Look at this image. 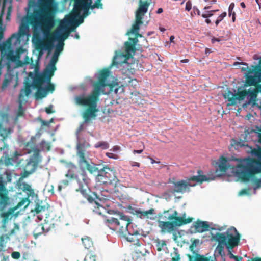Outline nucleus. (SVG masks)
Here are the masks:
<instances>
[{"label":"nucleus","instance_id":"obj_1","mask_svg":"<svg viewBox=\"0 0 261 261\" xmlns=\"http://www.w3.org/2000/svg\"><path fill=\"white\" fill-rule=\"evenodd\" d=\"M109 74L110 70L108 69L105 68L100 70L98 81L94 84L92 92L87 96L83 94L75 97L76 105L87 107L82 114V117L86 123H89L96 117V113L98 111L97 108V102L101 93L103 92V88L107 85V79Z\"/></svg>","mask_w":261,"mask_h":261},{"label":"nucleus","instance_id":"obj_2","mask_svg":"<svg viewBox=\"0 0 261 261\" xmlns=\"http://www.w3.org/2000/svg\"><path fill=\"white\" fill-rule=\"evenodd\" d=\"M5 2L4 1L0 12V68L3 67L7 64L6 60L11 61L14 60L15 57L13 55L12 50H11L13 41L14 40L13 42L14 45H20L21 40L25 36L29 35V25L30 24L29 20L22 18L18 32L13 34L5 41L1 42L2 40L4 38L5 31V28L2 27L3 17L5 12Z\"/></svg>","mask_w":261,"mask_h":261},{"label":"nucleus","instance_id":"obj_3","mask_svg":"<svg viewBox=\"0 0 261 261\" xmlns=\"http://www.w3.org/2000/svg\"><path fill=\"white\" fill-rule=\"evenodd\" d=\"M54 3V0H38L39 9L23 17L29 20L34 31L39 27L44 33L53 28L55 20L51 8Z\"/></svg>","mask_w":261,"mask_h":261},{"label":"nucleus","instance_id":"obj_4","mask_svg":"<svg viewBox=\"0 0 261 261\" xmlns=\"http://www.w3.org/2000/svg\"><path fill=\"white\" fill-rule=\"evenodd\" d=\"M236 175L242 181H248L255 174L261 173V161L256 159L248 158L246 164L240 163L237 166Z\"/></svg>","mask_w":261,"mask_h":261},{"label":"nucleus","instance_id":"obj_5","mask_svg":"<svg viewBox=\"0 0 261 261\" xmlns=\"http://www.w3.org/2000/svg\"><path fill=\"white\" fill-rule=\"evenodd\" d=\"M76 169V166L73 164H71L69 166V169L65 175L70 179H75L79 185V188L76 189V191L79 192L87 200H89L90 202H92L93 199L89 195V193H91V191L88 187L89 179L88 178L84 171H83L79 175L76 174L75 173V170Z\"/></svg>","mask_w":261,"mask_h":261},{"label":"nucleus","instance_id":"obj_6","mask_svg":"<svg viewBox=\"0 0 261 261\" xmlns=\"http://www.w3.org/2000/svg\"><path fill=\"white\" fill-rule=\"evenodd\" d=\"M131 223V219L127 216L120 213L116 215V217H108L105 219V224L111 229L117 231L120 233H124L128 225Z\"/></svg>","mask_w":261,"mask_h":261},{"label":"nucleus","instance_id":"obj_7","mask_svg":"<svg viewBox=\"0 0 261 261\" xmlns=\"http://www.w3.org/2000/svg\"><path fill=\"white\" fill-rule=\"evenodd\" d=\"M202 172L201 170H198V176H193L187 180H181L177 182H173L174 185V192L184 193L187 189H189L190 187L195 186V184H191L190 181H193L197 182L202 183L203 181H207L208 178L205 175H201Z\"/></svg>","mask_w":261,"mask_h":261},{"label":"nucleus","instance_id":"obj_8","mask_svg":"<svg viewBox=\"0 0 261 261\" xmlns=\"http://www.w3.org/2000/svg\"><path fill=\"white\" fill-rule=\"evenodd\" d=\"M253 68L248 70L246 75V80L245 86H254L255 90L257 92H261V84L259 83L261 82V68L260 66L256 65L253 67Z\"/></svg>","mask_w":261,"mask_h":261},{"label":"nucleus","instance_id":"obj_9","mask_svg":"<svg viewBox=\"0 0 261 261\" xmlns=\"http://www.w3.org/2000/svg\"><path fill=\"white\" fill-rule=\"evenodd\" d=\"M77 149V155L79 158L78 164L79 166L82 169H86L91 173H96L97 174L101 171V168H100V165L95 164L91 165L86 159L85 156V149H84V145L82 144H78L76 147Z\"/></svg>","mask_w":261,"mask_h":261},{"label":"nucleus","instance_id":"obj_10","mask_svg":"<svg viewBox=\"0 0 261 261\" xmlns=\"http://www.w3.org/2000/svg\"><path fill=\"white\" fill-rule=\"evenodd\" d=\"M4 174L6 176L7 181L4 180L2 175L0 174V212L5 210L9 203L6 185L7 182H11L12 180V175L10 172L6 171Z\"/></svg>","mask_w":261,"mask_h":261},{"label":"nucleus","instance_id":"obj_11","mask_svg":"<svg viewBox=\"0 0 261 261\" xmlns=\"http://www.w3.org/2000/svg\"><path fill=\"white\" fill-rule=\"evenodd\" d=\"M33 79L32 84L29 83L34 88L37 89V91L35 94V98L37 99H42L45 97L47 93L45 88L42 87L44 82H50V81L48 80V76L41 74L40 73H36L34 76L31 77Z\"/></svg>","mask_w":261,"mask_h":261},{"label":"nucleus","instance_id":"obj_12","mask_svg":"<svg viewBox=\"0 0 261 261\" xmlns=\"http://www.w3.org/2000/svg\"><path fill=\"white\" fill-rule=\"evenodd\" d=\"M72 26L70 28L67 26V21H61L57 30L52 34L51 38L57 39L58 41L62 42L68 38L71 31L74 30Z\"/></svg>","mask_w":261,"mask_h":261},{"label":"nucleus","instance_id":"obj_13","mask_svg":"<svg viewBox=\"0 0 261 261\" xmlns=\"http://www.w3.org/2000/svg\"><path fill=\"white\" fill-rule=\"evenodd\" d=\"M248 95V92L246 90L238 91L237 93H233L231 91L228 90L226 92L223 96L225 99H227L229 102L227 106H234L237 104V100H243L245 97Z\"/></svg>","mask_w":261,"mask_h":261},{"label":"nucleus","instance_id":"obj_14","mask_svg":"<svg viewBox=\"0 0 261 261\" xmlns=\"http://www.w3.org/2000/svg\"><path fill=\"white\" fill-rule=\"evenodd\" d=\"M31 85L27 82L25 84L24 88L20 90L18 96L19 107L17 112L18 116L24 115V111L22 108V105L27 102V100L25 97H28L31 93Z\"/></svg>","mask_w":261,"mask_h":261},{"label":"nucleus","instance_id":"obj_15","mask_svg":"<svg viewBox=\"0 0 261 261\" xmlns=\"http://www.w3.org/2000/svg\"><path fill=\"white\" fill-rule=\"evenodd\" d=\"M138 42V38H129V41L124 43L125 55L120 54L115 57H125L126 59L133 57L136 51V45Z\"/></svg>","mask_w":261,"mask_h":261},{"label":"nucleus","instance_id":"obj_16","mask_svg":"<svg viewBox=\"0 0 261 261\" xmlns=\"http://www.w3.org/2000/svg\"><path fill=\"white\" fill-rule=\"evenodd\" d=\"M34 44L36 50L38 51L39 58L43 56L44 50H47L49 52L53 47V43L50 40H43L39 38L34 42Z\"/></svg>","mask_w":261,"mask_h":261},{"label":"nucleus","instance_id":"obj_17","mask_svg":"<svg viewBox=\"0 0 261 261\" xmlns=\"http://www.w3.org/2000/svg\"><path fill=\"white\" fill-rule=\"evenodd\" d=\"M198 242L199 240L197 239H195L192 242L189 248L192 255L187 254L188 261H210V257L200 255L197 251L194 250V248L197 246Z\"/></svg>","mask_w":261,"mask_h":261},{"label":"nucleus","instance_id":"obj_18","mask_svg":"<svg viewBox=\"0 0 261 261\" xmlns=\"http://www.w3.org/2000/svg\"><path fill=\"white\" fill-rule=\"evenodd\" d=\"M97 176L100 180H103L104 183H112L115 181L116 178L115 172L106 166L101 168V171L97 174Z\"/></svg>","mask_w":261,"mask_h":261},{"label":"nucleus","instance_id":"obj_19","mask_svg":"<svg viewBox=\"0 0 261 261\" xmlns=\"http://www.w3.org/2000/svg\"><path fill=\"white\" fill-rule=\"evenodd\" d=\"M41 161V158L40 155V150L35 148L34 149V153L32 156L25 165V169L30 170L33 173L34 172Z\"/></svg>","mask_w":261,"mask_h":261},{"label":"nucleus","instance_id":"obj_20","mask_svg":"<svg viewBox=\"0 0 261 261\" xmlns=\"http://www.w3.org/2000/svg\"><path fill=\"white\" fill-rule=\"evenodd\" d=\"M58 55L53 54L50 62L43 73L41 74L48 76V80L50 81L51 77L54 75V72L56 70V64L58 61Z\"/></svg>","mask_w":261,"mask_h":261},{"label":"nucleus","instance_id":"obj_21","mask_svg":"<svg viewBox=\"0 0 261 261\" xmlns=\"http://www.w3.org/2000/svg\"><path fill=\"white\" fill-rule=\"evenodd\" d=\"M229 230H233L237 233L236 236H234L233 234L230 233L228 231L226 232L228 240L226 241L227 248L228 249H233L235 246H237L240 241V234L237 232L234 227H231Z\"/></svg>","mask_w":261,"mask_h":261},{"label":"nucleus","instance_id":"obj_22","mask_svg":"<svg viewBox=\"0 0 261 261\" xmlns=\"http://www.w3.org/2000/svg\"><path fill=\"white\" fill-rule=\"evenodd\" d=\"M90 193H89V195L92 198L93 200L92 202H90L89 200L88 201L90 203L94 204L93 212L99 215H102L106 212V209L98 202L97 200H101L100 199L95 192H92V195Z\"/></svg>","mask_w":261,"mask_h":261},{"label":"nucleus","instance_id":"obj_23","mask_svg":"<svg viewBox=\"0 0 261 261\" xmlns=\"http://www.w3.org/2000/svg\"><path fill=\"white\" fill-rule=\"evenodd\" d=\"M130 209L132 214L141 219L149 218V215L153 214L154 212L153 208H150L147 211H142L140 208H131Z\"/></svg>","mask_w":261,"mask_h":261},{"label":"nucleus","instance_id":"obj_24","mask_svg":"<svg viewBox=\"0 0 261 261\" xmlns=\"http://www.w3.org/2000/svg\"><path fill=\"white\" fill-rule=\"evenodd\" d=\"M158 226L161 229V232L162 233H170L175 230L171 221H158Z\"/></svg>","mask_w":261,"mask_h":261},{"label":"nucleus","instance_id":"obj_25","mask_svg":"<svg viewBox=\"0 0 261 261\" xmlns=\"http://www.w3.org/2000/svg\"><path fill=\"white\" fill-rule=\"evenodd\" d=\"M139 7L136 12L135 16L141 17L143 18L145 13L147 11L150 3L147 1H139Z\"/></svg>","mask_w":261,"mask_h":261},{"label":"nucleus","instance_id":"obj_26","mask_svg":"<svg viewBox=\"0 0 261 261\" xmlns=\"http://www.w3.org/2000/svg\"><path fill=\"white\" fill-rule=\"evenodd\" d=\"M195 232H203L208 230L210 226L206 221L197 220L193 224Z\"/></svg>","mask_w":261,"mask_h":261},{"label":"nucleus","instance_id":"obj_27","mask_svg":"<svg viewBox=\"0 0 261 261\" xmlns=\"http://www.w3.org/2000/svg\"><path fill=\"white\" fill-rule=\"evenodd\" d=\"M193 220V218L189 217L187 219L181 217H176L173 219L171 221L173 223V225L175 229L177 227H179L183 225H185L191 222Z\"/></svg>","mask_w":261,"mask_h":261},{"label":"nucleus","instance_id":"obj_28","mask_svg":"<svg viewBox=\"0 0 261 261\" xmlns=\"http://www.w3.org/2000/svg\"><path fill=\"white\" fill-rule=\"evenodd\" d=\"M18 77L17 76H15L14 74L11 73H7L5 78L3 82L2 85V88L3 89H5L13 81H15V84L14 85V87H15L18 84Z\"/></svg>","mask_w":261,"mask_h":261},{"label":"nucleus","instance_id":"obj_29","mask_svg":"<svg viewBox=\"0 0 261 261\" xmlns=\"http://www.w3.org/2000/svg\"><path fill=\"white\" fill-rule=\"evenodd\" d=\"M142 19L143 18L138 16V15L135 16V21L133 24L130 30L128 32V34L139 32L140 25L142 24L143 23Z\"/></svg>","mask_w":261,"mask_h":261},{"label":"nucleus","instance_id":"obj_30","mask_svg":"<svg viewBox=\"0 0 261 261\" xmlns=\"http://www.w3.org/2000/svg\"><path fill=\"white\" fill-rule=\"evenodd\" d=\"M137 243L136 245L137 246L135 249V253L138 255V256H144L148 252L147 250L145 248L144 245H141L138 241V239H136Z\"/></svg>","mask_w":261,"mask_h":261},{"label":"nucleus","instance_id":"obj_31","mask_svg":"<svg viewBox=\"0 0 261 261\" xmlns=\"http://www.w3.org/2000/svg\"><path fill=\"white\" fill-rule=\"evenodd\" d=\"M107 86L109 87L110 92H113L115 94H118L119 92V90H121L120 92H122L123 90V88L121 87L117 82L107 83Z\"/></svg>","mask_w":261,"mask_h":261},{"label":"nucleus","instance_id":"obj_32","mask_svg":"<svg viewBox=\"0 0 261 261\" xmlns=\"http://www.w3.org/2000/svg\"><path fill=\"white\" fill-rule=\"evenodd\" d=\"M13 132V129L11 128H5L0 127V136L2 137L1 140L5 143V141L8 135L11 134Z\"/></svg>","mask_w":261,"mask_h":261},{"label":"nucleus","instance_id":"obj_33","mask_svg":"<svg viewBox=\"0 0 261 261\" xmlns=\"http://www.w3.org/2000/svg\"><path fill=\"white\" fill-rule=\"evenodd\" d=\"M169 210L164 211L162 213H159L158 215V221H171V217H170V214L169 213Z\"/></svg>","mask_w":261,"mask_h":261},{"label":"nucleus","instance_id":"obj_34","mask_svg":"<svg viewBox=\"0 0 261 261\" xmlns=\"http://www.w3.org/2000/svg\"><path fill=\"white\" fill-rule=\"evenodd\" d=\"M82 244L84 246L85 248L87 249H90L93 247V242L89 237L85 236L81 239Z\"/></svg>","mask_w":261,"mask_h":261},{"label":"nucleus","instance_id":"obj_35","mask_svg":"<svg viewBox=\"0 0 261 261\" xmlns=\"http://www.w3.org/2000/svg\"><path fill=\"white\" fill-rule=\"evenodd\" d=\"M215 239L219 243V244H226L227 240V235L224 233H217L214 237Z\"/></svg>","mask_w":261,"mask_h":261},{"label":"nucleus","instance_id":"obj_36","mask_svg":"<svg viewBox=\"0 0 261 261\" xmlns=\"http://www.w3.org/2000/svg\"><path fill=\"white\" fill-rule=\"evenodd\" d=\"M220 163L218 165V167L220 171L225 172L228 169L226 163L227 162V158L222 156L220 158Z\"/></svg>","mask_w":261,"mask_h":261},{"label":"nucleus","instance_id":"obj_37","mask_svg":"<svg viewBox=\"0 0 261 261\" xmlns=\"http://www.w3.org/2000/svg\"><path fill=\"white\" fill-rule=\"evenodd\" d=\"M13 212V210L11 209L7 212H3L1 214V217L3 218L2 222L4 224H5L11 219Z\"/></svg>","mask_w":261,"mask_h":261},{"label":"nucleus","instance_id":"obj_38","mask_svg":"<svg viewBox=\"0 0 261 261\" xmlns=\"http://www.w3.org/2000/svg\"><path fill=\"white\" fill-rule=\"evenodd\" d=\"M9 237L7 234H3L0 236V252L5 251L6 244Z\"/></svg>","mask_w":261,"mask_h":261},{"label":"nucleus","instance_id":"obj_39","mask_svg":"<svg viewBox=\"0 0 261 261\" xmlns=\"http://www.w3.org/2000/svg\"><path fill=\"white\" fill-rule=\"evenodd\" d=\"M234 66H236L237 65H242L243 66L242 67H240L242 71H246L245 73V77H246V75L247 73L248 72V70H251V69L253 68V67L255 66V65H251L250 68H249L248 64L244 62H236L233 64Z\"/></svg>","mask_w":261,"mask_h":261},{"label":"nucleus","instance_id":"obj_40","mask_svg":"<svg viewBox=\"0 0 261 261\" xmlns=\"http://www.w3.org/2000/svg\"><path fill=\"white\" fill-rule=\"evenodd\" d=\"M247 91L248 92V95L250 96V100L255 103L257 100L258 94L257 91L254 89L253 90H251V88H250Z\"/></svg>","mask_w":261,"mask_h":261},{"label":"nucleus","instance_id":"obj_41","mask_svg":"<svg viewBox=\"0 0 261 261\" xmlns=\"http://www.w3.org/2000/svg\"><path fill=\"white\" fill-rule=\"evenodd\" d=\"M76 17H78L79 19H77L75 22H74V26H72V28H74V29L77 27L79 25H80V24L82 23L84 21V18H85L84 17H83V16H82L81 15V14H80V16H77L74 19H72V18H71V16H70V18L69 19V20H68V21L67 22V23L69 22H71V21H73Z\"/></svg>","mask_w":261,"mask_h":261},{"label":"nucleus","instance_id":"obj_42","mask_svg":"<svg viewBox=\"0 0 261 261\" xmlns=\"http://www.w3.org/2000/svg\"><path fill=\"white\" fill-rule=\"evenodd\" d=\"M171 260L172 261H179L180 259V256L177 248H174L173 251L171 253Z\"/></svg>","mask_w":261,"mask_h":261},{"label":"nucleus","instance_id":"obj_43","mask_svg":"<svg viewBox=\"0 0 261 261\" xmlns=\"http://www.w3.org/2000/svg\"><path fill=\"white\" fill-rule=\"evenodd\" d=\"M39 147L41 150L49 151L50 150V143L43 140L40 143Z\"/></svg>","mask_w":261,"mask_h":261},{"label":"nucleus","instance_id":"obj_44","mask_svg":"<svg viewBox=\"0 0 261 261\" xmlns=\"http://www.w3.org/2000/svg\"><path fill=\"white\" fill-rule=\"evenodd\" d=\"M94 147L96 148H100L102 149H106L109 148V145L108 142L105 141H101L96 143L94 145Z\"/></svg>","mask_w":261,"mask_h":261},{"label":"nucleus","instance_id":"obj_45","mask_svg":"<svg viewBox=\"0 0 261 261\" xmlns=\"http://www.w3.org/2000/svg\"><path fill=\"white\" fill-rule=\"evenodd\" d=\"M46 210V207L44 205H40L38 203H37L35 205L34 211L37 214H39L42 212H44ZM33 212V211H32Z\"/></svg>","mask_w":261,"mask_h":261},{"label":"nucleus","instance_id":"obj_46","mask_svg":"<svg viewBox=\"0 0 261 261\" xmlns=\"http://www.w3.org/2000/svg\"><path fill=\"white\" fill-rule=\"evenodd\" d=\"M64 43L62 42L59 41L58 44L57 45L54 54L59 55L60 53L63 50Z\"/></svg>","mask_w":261,"mask_h":261},{"label":"nucleus","instance_id":"obj_47","mask_svg":"<svg viewBox=\"0 0 261 261\" xmlns=\"http://www.w3.org/2000/svg\"><path fill=\"white\" fill-rule=\"evenodd\" d=\"M166 245V242L165 241H160L159 240L157 242L156 244V247H157V250L159 251H160L162 250V248L164 246Z\"/></svg>","mask_w":261,"mask_h":261},{"label":"nucleus","instance_id":"obj_48","mask_svg":"<svg viewBox=\"0 0 261 261\" xmlns=\"http://www.w3.org/2000/svg\"><path fill=\"white\" fill-rule=\"evenodd\" d=\"M47 83H48V85L46 87H45V89L47 93H48V92H53L55 90L54 85L50 83V82Z\"/></svg>","mask_w":261,"mask_h":261},{"label":"nucleus","instance_id":"obj_49","mask_svg":"<svg viewBox=\"0 0 261 261\" xmlns=\"http://www.w3.org/2000/svg\"><path fill=\"white\" fill-rule=\"evenodd\" d=\"M227 13L226 12L222 13L217 18L215 21L216 25L217 26L219 23L226 16Z\"/></svg>","mask_w":261,"mask_h":261},{"label":"nucleus","instance_id":"obj_50","mask_svg":"<svg viewBox=\"0 0 261 261\" xmlns=\"http://www.w3.org/2000/svg\"><path fill=\"white\" fill-rule=\"evenodd\" d=\"M129 233V236L127 237L126 239L127 240L129 241V242H134L135 241V240L134 239V235H137V234H138V232L137 231H136L135 232H134L133 233H130L129 232H128Z\"/></svg>","mask_w":261,"mask_h":261},{"label":"nucleus","instance_id":"obj_51","mask_svg":"<svg viewBox=\"0 0 261 261\" xmlns=\"http://www.w3.org/2000/svg\"><path fill=\"white\" fill-rule=\"evenodd\" d=\"M214 15L213 11H207L204 13L201 14L203 18H207L212 16Z\"/></svg>","mask_w":261,"mask_h":261},{"label":"nucleus","instance_id":"obj_52","mask_svg":"<svg viewBox=\"0 0 261 261\" xmlns=\"http://www.w3.org/2000/svg\"><path fill=\"white\" fill-rule=\"evenodd\" d=\"M33 173L30 170H28L25 169L24 171L21 174V176L22 178L27 177L30 174Z\"/></svg>","mask_w":261,"mask_h":261},{"label":"nucleus","instance_id":"obj_53","mask_svg":"<svg viewBox=\"0 0 261 261\" xmlns=\"http://www.w3.org/2000/svg\"><path fill=\"white\" fill-rule=\"evenodd\" d=\"M96 256L95 255H91L89 257L86 256L84 261H96Z\"/></svg>","mask_w":261,"mask_h":261},{"label":"nucleus","instance_id":"obj_54","mask_svg":"<svg viewBox=\"0 0 261 261\" xmlns=\"http://www.w3.org/2000/svg\"><path fill=\"white\" fill-rule=\"evenodd\" d=\"M261 187V179H257L254 181V189L256 190Z\"/></svg>","mask_w":261,"mask_h":261},{"label":"nucleus","instance_id":"obj_55","mask_svg":"<svg viewBox=\"0 0 261 261\" xmlns=\"http://www.w3.org/2000/svg\"><path fill=\"white\" fill-rule=\"evenodd\" d=\"M11 256L14 259H18L20 257V253L19 252L15 251L12 253Z\"/></svg>","mask_w":261,"mask_h":261},{"label":"nucleus","instance_id":"obj_56","mask_svg":"<svg viewBox=\"0 0 261 261\" xmlns=\"http://www.w3.org/2000/svg\"><path fill=\"white\" fill-rule=\"evenodd\" d=\"M27 203L26 206H27L30 203V200L28 198H25L22 199V200L18 203V206H22L25 204V203Z\"/></svg>","mask_w":261,"mask_h":261},{"label":"nucleus","instance_id":"obj_57","mask_svg":"<svg viewBox=\"0 0 261 261\" xmlns=\"http://www.w3.org/2000/svg\"><path fill=\"white\" fill-rule=\"evenodd\" d=\"M53 105H50L48 107L45 108V112L47 114H52L55 112V111L53 110Z\"/></svg>","mask_w":261,"mask_h":261},{"label":"nucleus","instance_id":"obj_58","mask_svg":"<svg viewBox=\"0 0 261 261\" xmlns=\"http://www.w3.org/2000/svg\"><path fill=\"white\" fill-rule=\"evenodd\" d=\"M40 230H41V231L39 232V233H41L44 230V226L42 224H38L36 228V231H39Z\"/></svg>","mask_w":261,"mask_h":261},{"label":"nucleus","instance_id":"obj_59","mask_svg":"<svg viewBox=\"0 0 261 261\" xmlns=\"http://www.w3.org/2000/svg\"><path fill=\"white\" fill-rule=\"evenodd\" d=\"M192 8V3L190 1H188L187 2L186 4V7L185 9L186 10L189 11Z\"/></svg>","mask_w":261,"mask_h":261},{"label":"nucleus","instance_id":"obj_60","mask_svg":"<svg viewBox=\"0 0 261 261\" xmlns=\"http://www.w3.org/2000/svg\"><path fill=\"white\" fill-rule=\"evenodd\" d=\"M35 5V0H29L28 3V8H27L28 12L29 11V9L32 7L34 6Z\"/></svg>","mask_w":261,"mask_h":261},{"label":"nucleus","instance_id":"obj_61","mask_svg":"<svg viewBox=\"0 0 261 261\" xmlns=\"http://www.w3.org/2000/svg\"><path fill=\"white\" fill-rule=\"evenodd\" d=\"M28 198L29 197H33L35 195L34 190L33 189H31L28 192H27Z\"/></svg>","mask_w":261,"mask_h":261},{"label":"nucleus","instance_id":"obj_62","mask_svg":"<svg viewBox=\"0 0 261 261\" xmlns=\"http://www.w3.org/2000/svg\"><path fill=\"white\" fill-rule=\"evenodd\" d=\"M107 156L110 158H112L114 159H118V155L112 153H107Z\"/></svg>","mask_w":261,"mask_h":261},{"label":"nucleus","instance_id":"obj_63","mask_svg":"<svg viewBox=\"0 0 261 261\" xmlns=\"http://www.w3.org/2000/svg\"><path fill=\"white\" fill-rule=\"evenodd\" d=\"M234 7V3H231L229 5V10H229L228 14H229V16H230L231 14H232V11H233V9Z\"/></svg>","mask_w":261,"mask_h":261},{"label":"nucleus","instance_id":"obj_64","mask_svg":"<svg viewBox=\"0 0 261 261\" xmlns=\"http://www.w3.org/2000/svg\"><path fill=\"white\" fill-rule=\"evenodd\" d=\"M31 187L29 184H25L24 185L23 191L28 192L31 189Z\"/></svg>","mask_w":261,"mask_h":261}]
</instances>
